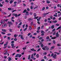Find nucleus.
<instances>
[{
    "label": "nucleus",
    "mask_w": 61,
    "mask_h": 61,
    "mask_svg": "<svg viewBox=\"0 0 61 61\" xmlns=\"http://www.w3.org/2000/svg\"><path fill=\"white\" fill-rule=\"evenodd\" d=\"M8 58L9 59L8 60L9 61H10V60H12V58H11L10 57H9Z\"/></svg>",
    "instance_id": "1a4fd4ad"
},
{
    "label": "nucleus",
    "mask_w": 61,
    "mask_h": 61,
    "mask_svg": "<svg viewBox=\"0 0 61 61\" xmlns=\"http://www.w3.org/2000/svg\"><path fill=\"white\" fill-rule=\"evenodd\" d=\"M40 50H41V48H39L38 50L37 51V52H38V51H40Z\"/></svg>",
    "instance_id": "72a5a7b5"
},
{
    "label": "nucleus",
    "mask_w": 61,
    "mask_h": 61,
    "mask_svg": "<svg viewBox=\"0 0 61 61\" xmlns=\"http://www.w3.org/2000/svg\"><path fill=\"white\" fill-rule=\"evenodd\" d=\"M2 30L3 32H6V30L5 29H2Z\"/></svg>",
    "instance_id": "dca6fc26"
},
{
    "label": "nucleus",
    "mask_w": 61,
    "mask_h": 61,
    "mask_svg": "<svg viewBox=\"0 0 61 61\" xmlns=\"http://www.w3.org/2000/svg\"><path fill=\"white\" fill-rule=\"evenodd\" d=\"M4 26H5V25H4V24H3V25L2 26V27L3 28H4Z\"/></svg>",
    "instance_id": "bf43d9fd"
},
{
    "label": "nucleus",
    "mask_w": 61,
    "mask_h": 61,
    "mask_svg": "<svg viewBox=\"0 0 61 61\" xmlns=\"http://www.w3.org/2000/svg\"><path fill=\"white\" fill-rule=\"evenodd\" d=\"M54 53H52L51 55V56H53V57L54 59H56V56H57V55L56 54H54Z\"/></svg>",
    "instance_id": "f03ea898"
},
{
    "label": "nucleus",
    "mask_w": 61,
    "mask_h": 61,
    "mask_svg": "<svg viewBox=\"0 0 61 61\" xmlns=\"http://www.w3.org/2000/svg\"><path fill=\"white\" fill-rule=\"evenodd\" d=\"M55 46H52L51 48V50H52L53 49H54V48H55Z\"/></svg>",
    "instance_id": "f8f14e48"
},
{
    "label": "nucleus",
    "mask_w": 61,
    "mask_h": 61,
    "mask_svg": "<svg viewBox=\"0 0 61 61\" xmlns=\"http://www.w3.org/2000/svg\"><path fill=\"white\" fill-rule=\"evenodd\" d=\"M31 20V19H30V18L28 19V21H30Z\"/></svg>",
    "instance_id": "0e129e2a"
},
{
    "label": "nucleus",
    "mask_w": 61,
    "mask_h": 61,
    "mask_svg": "<svg viewBox=\"0 0 61 61\" xmlns=\"http://www.w3.org/2000/svg\"><path fill=\"white\" fill-rule=\"evenodd\" d=\"M19 51H20V49L16 51V52H19Z\"/></svg>",
    "instance_id": "864d4df0"
},
{
    "label": "nucleus",
    "mask_w": 61,
    "mask_h": 61,
    "mask_svg": "<svg viewBox=\"0 0 61 61\" xmlns=\"http://www.w3.org/2000/svg\"><path fill=\"white\" fill-rule=\"evenodd\" d=\"M53 43L54 44H56V41H55L54 40H53Z\"/></svg>",
    "instance_id": "a878e982"
},
{
    "label": "nucleus",
    "mask_w": 61,
    "mask_h": 61,
    "mask_svg": "<svg viewBox=\"0 0 61 61\" xmlns=\"http://www.w3.org/2000/svg\"><path fill=\"white\" fill-rule=\"evenodd\" d=\"M26 10L25 9L24 10L23 12V13H25L26 12Z\"/></svg>",
    "instance_id": "6ab92c4d"
},
{
    "label": "nucleus",
    "mask_w": 61,
    "mask_h": 61,
    "mask_svg": "<svg viewBox=\"0 0 61 61\" xmlns=\"http://www.w3.org/2000/svg\"><path fill=\"white\" fill-rule=\"evenodd\" d=\"M57 22V21L56 20H55V21L53 20L52 22V23H56Z\"/></svg>",
    "instance_id": "9d476101"
},
{
    "label": "nucleus",
    "mask_w": 61,
    "mask_h": 61,
    "mask_svg": "<svg viewBox=\"0 0 61 61\" xmlns=\"http://www.w3.org/2000/svg\"><path fill=\"white\" fill-rule=\"evenodd\" d=\"M41 36H44V33H42L41 35Z\"/></svg>",
    "instance_id": "680f3d73"
},
{
    "label": "nucleus",
    "mask_w": 61,
    "mask_h": 61,
    "mask_svg": "<svg viewBox=\"0 0 61 61\" xmlns=\"http://www.w3.org/2000/svg\"><path fill=\"white\" fill-rule=\"evenodd\" d=\"M8 24H9L10 25H13V23H12V22H10L8 21Z\"/></svg>",
    "instance_id": "423d86ee"
},
{
    "label": "nucleus",
    "mask_w": 61,
    "mask_h": 61,
    "mask_svg": "<svg viewBox=\"0 0 61 61\" xmlns=\"http://www.w3.org/2000/svg\"><path fill=\"white\" fill-rule=\"evenodd\" d=\"M44 25L42 26L41 27V29H43V28H44Z\"/></svg>",
    "instance_id": "052dcab7"
},
{
    "label": "nucleus",
    "mask_w": 61,
    "mask_h": 61,
    "mask_svg": "<svg viewBox=\"0 0 61 61\" xmlns=\"http://www.w3.org/2000/svg\"><path fill=\"white\" fill-rule=\"evenodd\" d=\"M5 2H6L7 3H8L9 1H8V0H5Z\"/></svg>",
    "instance_id": "e433bc0d"
},
{
    "label": "nucleus",
    "mask_w": 61,
    "mask_h": 61,
    "mask_svg": "<svg viewBox=\"0 0 61 61\" xmlns=\"http://www.w3.org/2000/svg\"><path fill=\"white\" fill-rule=\"evenodd\" d=\"M3 6V5L1 4V3H0V7H2V6Z\"/></svg>",
    "instance_id": "473e14b6"
},
{
    "label": "nucleus",
    "mask_w": 61,
    "mask_h": 61,
    "mask_svg": "<svg viewBox=\"0 0 61 61\" xmlns=\"http://www.w3.org/2000/svg\"><path fill=\"white\" fill-rule=\"evenodd\" d=\"M43 54H44V55H46V54H47V52H44L43 53Z\"/></svg>",
    "instance_id": "8fccbe9b"
},
{
    "label": "nucleus",
    "mask_w": 61,
    "mask_h": 61,
    "mask_svg": "<svg viewBox=\"0 0 61 61\" xmlns=\"http://www.w3.org/2000/svg\"><path fill=\"white\" fill-rule=\"evenodd\" d=\"M9 20V19H6V20H5V22H7Z\"/></svg>",
    "instance_id": "7c9ffc66"
},
{
    "label": "nucleus",
    "mask_w": 61,
    "mask_h": 61,
    "mask_svg": "<svg viewBox=\"0 0 61 61\" xmlns=\"http://www.w3.org/2000/svg\"><path fill=\"white\" fill-rule=\"evenodd\" d=\"M14 45H15V44H14V43H12L11 44V45L12 46V48H15V47H16V46H14Z\"/></svg>",
    "instance_id": "20e7f679"
},
{
    "label": "nucleus",
    "mask_w": 61,
    "mask_h": 61,
    "mask_svg": "<svg viewBox=\"0 0 61 61\" xmlns=\"http://www.w3.org/2000/svg\"><path fill=\"white\" fill-rule=\"evenodd\" d=\"M30 15H32L33 14V12H30Z\"/></svg>",
    "instance_id": "4d7b16f0"
},
{
    "label": "nucleus",
    "mask_w": 61,
    "mask_h": 61,
    "mask_svg": "<svg viewBox=\"0 0 61 61\" xmlns=\"http://www.w3.org/2000/svg\"><path fill=\"white\" fill-rule=\"evenodd\" d=\"M30 55H29L28 58V59H30Z\"/></svg>",
    "instance_id": "393cba45"
},
{
    "label": "nucleus",
    "mask_w": 61,
    "mask_h": 61,
    "mask_svg": "<svg viewBox=\"0 0 61 61\" xmlns=\"http://www.w3.org/2000/svg\"><path fill=\"white\" fill-rule=\"evenodd\" d=\"M51 27L52 29H53V28H54V27H55L54 25H51Z\"/></svg>",
    "instance_id": "f3484780"
},
{
    "label": "nucleus",
    "mask_w": 61,
    "mask_h": 61,
    "mask_svg": "<svg viewBox=\"0 0 61 61\" xmlns=\"http://www.w3.org/2000/svg\"><path fill=\"white\" fill-rule=\"evenodd\" d=\"M36 57L37 58H39V55L38 54H37L36 55Z\"/></svg>",
    "instance_id": "412c9836"
},
{
    "label": "nucleus",
    "mask_w": 61,
    "mask_h": 61,
    "mask_svg": "<svg viewBox=\"0 0 61 61\" xmlns=\"http://www.w3.org/2000/svg\"><path fill=\"white\" fill-rule=\"evenodd\" d=\"M25 24H24L22 25V27L23 28H25Z\"/></svg>",
    "instance_id": "2f4dec72"
},
{
    "label": "nucleus",
    "mask_w": 61,
    "mask_h": 61,
    "mask_svg": "<svg viewBox=\"0 0 61 61\" xmlns=\"http://www.w3.org/2000/svg\"><path fill=\"white\" fill-rule=\"evenodd\" d=\"M30 25H34V23H33V22L32 21L31 22V23H30Z\"/></svg>",
    "instance_id": "a211bd4d"
},
{
    "label": "nucleus",
    "mask_w": 61,
    "mask_h": 61,
    "mask_svg": "<svg viewBox=\"0 0 61 61\" xmlns=\"http://www.w3.org/2000/svg\"><path fill=\"white\" fill-rule=\"evenodd\" d=\"M35 18H34V19H37L38 18V16H37V17H34Z\"/></svg>",
    "instance_id": "09e8293b"
},
{
    "label": "nucleus",
    "mask_w": 61,
    "mask_h": 61,
    "mask_svg": "<svg viewBox=\"0 0 61 61\" xmlns=\"http://www.w3.org/2000/svg\"><path fill=\"white\" fill-rule=\"evenodd\" d=\"M31 35V33H29L28 34V36H30Z\"/></svg>",
    "instance_id": "69168bd1"
},
{
    "label": "nucleus",
    "mask_w": 61,
    "mask_h": 61,
    "mask_svg": "<svg viewBox=\"0 0 61 61\" xmlns=\"http://www.w3.org/2000/svg\"><path fill=\"white\" fill-rule=\"evenodd\" d=\"M8 54V53L7 52H6L5 53H4V55H7Z\"/></svg>",
    "instance_id": "4be33fe9"
},
{
    "label": "nucleus",
    "mask_w": 61,
    "mask_h": 61,
    "mask_svg": "<svg viewBox=\"0 0 61 61\" xmlns=\"http://www.w3.org/2000/svg\"><path fill=\"white\" fill-rule=\"evenodd\" d=\"M61 28V27H59L57 29H56V30H58L59 29H60Z\"/></svg>",
    "instance_id": "49530a36"
},
{
    "label": "nucleus",
    "mask_w": 61,
    "mask_h": 61,
    "mask_svg": "<svg viewBox=\"0 0 61 61\" xmlns=\"http://www.w3.org/2000/svg\"><path fill=\"white\" fill-rule=\"evenodd\" d=\"M46 39H49V37L48 36H47L46 37Z\"/></svg>",
    "instance_id": "a19ab883"
},
{
    "label": "nucleus",
    "mask_w": 61,
    "mask_h": 61,
    "mask_svg": "<svg viewBox=\"0 0 61 61\" xmlns=\"http://www.w3.org/2000/svg\"><path fill=\"white\" fill-rule=\"evenodd\" d=\"M27 30V28L26 27L23 30L24 31H25V30Z\"/></svg>",
    "instance_id": "79ce46f5"
},
{
    "label": "nucleus",
    "mask_w": 61,
    "mask_h": 61,
    "mask_svg": "<svg viewBox=\"0 0 61 61\" xmlns=\"http://www.w3.org/2000/svg\"><path fill=\"white\" fill-rule=\"evenodd\" d=\"M4 26H5L6 27V26H7V24H6L5 23V24H4Z\"/></svg>",
    "instance_id": "3c124183"
},
{
    "label": "nucleus",
    "mask_w": 61,
    "mask_h": 61,
    "mask_svg": "<svg viewBox=\"0 0 61 61\" xmlns=\"http://www.w3.org/2000/svg\"><path fill=\"white\" fill-rule=\"evenodd\" d=\"M13 16L15 15V17H16L17 16V14L15 13H13Z\"/></svg>",
    "instance_id": "6e6552de"
},
{
    "label": "nucleus",
    "mask_w": 61,
    "mask_h": 61,
    "mask_svg": "<svg viewBox=\"0 0 61 61\" xmlns=\"http://www.w3.org/2000/svg\"><path fill=\"white\" fill-rule=\"evenodd\" d=\"M26 13H27V15H29V13H28V11H27V10H26Z\"/></svg>",
    "instance_id": "c03bdc74"
},
{
    "label": "nucleus",
    "mask_w": 61,
    "mask_h": 61,
    "mask_svg": "<svg viewBox=\"0 0 61 61\" xmlns=\"http://www.w3.org/2000/svg\"><path fill=\"white\" fill-rule=\"evenodd\" d=\"M56 36L57 37H58L59 36V35L58 34V32H57L56 34Z\"/></svg>",
    "instance_id": "0eeeda50"
},
{
    "label": "nucleus",
    "mask_w": 61,
    "mask_h": 61,
    "mask_svg": "<svg viewBox=\"0 0 61 61\" xmlns=\"http://www.w3.org/2000/svg\"><path fill=\"white\" fill-rule=\"evenodd\" d=\"M49 13H44L43 14V17H45V16H46V15H48V14H49Z\"/></svg>",
    "instance_id": "7ed1b4c3"
},
{
    "label": "nucleus",
    "mask_w": 61,
    "mask_h": 61,
    "mask_svg": "<svg viewBox=\"0 0 61 61\" xmlns=\"http://www.w3.org/2000/svg\"><path fill=\"white\" fill-rule=\"evenodd\" d=\"M8 10H12V8H8Z\"/></svg>",
    "instance_id": "aec40b11"
},
{
    "label": "nucleus",
    "mask_w": 61,
    "mask_h": 61,
    "mask_svg": "<svg viewBox=\"0 0 61 61\" xmlns=\"http://www.w3.org/2000/svg\"><path fill=\"white\" fill-rule=\"evenodd\" d=\"M46 3L48 4H49L50 3V2L49 1H47L46 2Z\"/></svg>",
    "instance_id": "cd10ccee"
},
{
    "label": "nucleus",
    "mask_w": 61,
    "mask_h": 61,
    "mask_svg": "<svg viewBox=\"0 0 61 61\" xmlns=\"http://www.w3.org/2000/svg\"><path fill=\"white\" fill-rule=\"evenodd\" d=\"M4 23H5V21L4 20H1V21L0 22V25H2V24H4Z\"/></svg>",
    "instance_id": "39448f33"
},
{
    "label": "nucleus",
    "mask_w": 61,
    "mask_h": 61,
    "mask_svg": "<svg viewBox=\"0 0 61 61\" xmlns=\"http://www.w3.org/2000/svg\"><path fill=\"white\" fill-rule=\"evenodd\" d=\"M23 50H25V49H26V47H23Z\"/></svg>",
    "instance_id": "c9c22d12"
},
{
    "label": "nucleus",
    "mask_w": 61,
    "mask_h": 61,
    "mask_svg": "<svg viewBox=\"0 0 61 61\" xmlns=\"http://www.w3.org/2000/svg\"><path fill=\"white\" fill-rule=\"evenodd\" d=\"M56 30V29H53L52 30V32H54V31H55Z\"/></svg>",
    "instance_id": "ea45409f"
},
{
    "label": "nucleus",
    "mask_w": 61,
    "mask_h": 61,
    "mask_svg": "<svg viewBox=\"0 0 61 61\" xmlns=\"http://www.w3.org/2000/svg\"><path fill=\"white\" fill-rule=\"evenodd\" d=\"M12 3H13V0H10V4H12Z\"/></svg>",
    "instance_id": "5701e85b"
},
{
    "label": "nucleus",
    "mask_w": 61,
    "mask_h": 61,
    "mask_svg": "<svg viewBox=\"0 0 61 61\" xmlns=\"http://www.w3.org/2000/svg\"><path fill=\"white\" fill-rule=\"evenodd\" d=\"M4 42H3L2 43H0V45H3V44H4Z\"/></svg>",
    "instance_id": "6e6d98bb"
},
{
    "label": "nucleus",
    "mask_w": 61,
    "mask_h": 61,
    "mask_svg": "<svg viewBox=\"0 0 61 61\" xmlns=\"http://www.w3.org/2000/svg\"><path fill=\"white\" fill-rule=\"evenodd\" d=\"M20 15H21V14H19L18 15H17L18 17V16H20Z\"/></svg>",
    "instance_id": "774afa93"
},
{
    "label": "nucleus",
    "mask_w": 61,
    "mask_h": 61,
    "mask_svg": "<svg viewBox=\"0 0 61 61\" xmlns=\"http://www.w3.org/2000/svg\"><path fill=\"white\" fill-rule=\"evenodd\" d=\"M29 29L30 30H32V27H29Z\"/></svg>",
    "instance_id": "4c0bfd02"
},
{
    "label": "nucleus",
    "mask_w": 61,
    "mask_h": 61,
    "mask_svg": "<svg viewBox=\"0 0 61 61\" xmlns=\"http://www.w3.org/2000/svg\"><path fill=\"white\" fill-rule=\"evenodd\" d=\"M57 46H61V45L59 44H57Z\"/></svg>",
    "instance_id": "37998d69"
},
{
    "label": "nucleus",
    "mask_w": 61,
    "mask_h": 61,
    "mask_svg": "<svg viewBox=\"0 0 61 61\" xmlns=\"http://www.w3.org/2000/svg\"><path fill=\"white\" fill-rule=\"evenodd\" d=\"M32 51H36V50H35L34 48L31 49H30Z\"/></svg>",
    "instance_id": "ddd939ff"
},
{
    "label": "nucleus",
    "mask_w": 61,
    "mask_h": 61,
    "mask_svg": "<svg viewBox=\"0 0 61 61\" xmlns=\"http://www.w3.org/2000/svg\"><path fill=\"white\" fill-rule=\"evenodd\" d=\"M22 56V54H20V55H19V57H21V56Z\"/></svg>",
    "instance_id": "13d9d810"
},
{
    "label": "nucleus",
    "mask_w": 61,
    "mask_h": 61,
    "mask_svg": "<svg viewBox=\"0 0 61 61\" xmlns=\"http://www.w3.org/2000/svg\"><path fill=\"white\" fill-rule=\"evenodd\" d=\"M32 39H35V38H36V37L34 36H32Z\"/></svg>",
    "instance_id": "5fc2aeb1"
},
{
    "label": "nucleus",
    "mask_w": 61,
    "mask_h": 61,
    "mask_svg": "<svg viewBox=\"0 0 61 61\" xmlns=\"http://www.w3.org/2000/svg\"><path fill=\"white\" fill-rule=\"evenodd\" d=\"M17 27L18 28H19L21 27L20 26L18 25L17 26Z\"/></svg>",
    "instance_id": "338daca9"
},
{
    "label": "nucleus",
    "mask_w": 61,
    "mask_h": 61,
    "mask_svg": "<svg viewBox=\"0 0 61 61\" xmlns=\"http://www.w3.org/2000/svg\"><path fill=\"white\" fill-rule=\"evenodd\" d=\"M27 11H30V9L29 8H28L27 9Z\"/></svg>",
    "instance_id": "e2e57ef3"
},
{
    "label": "nucleus",
    "mask_w": 61,
    "mask_h": 61,
    "mask_svg": "<svg viewBox=\"0 0 61 61\" xmlns=\"http://www.w3.org/2000/svg\"><path fill=\"white\" fill-rule=\"evenodd\" d=\"M14 37H15V38H16V37H17V35L16 34H15L14 35Z\"/></svg>",
    "instance_id": "b1692460"
},
{
    "label": "nucleus",
    "mask_w": 61,
    "mask_h": 61,
    "mask_svg": "<svg viewBox=\"0 0 61 61\" xmlns=\"http://www.w3.org/2000/svg\"><path fill=\"white\" fill-rule=\"evenodd\" d=\"M20 38L21 39H24V37H23V36L21 35V36H20Z\"/></svg>",
    "instance_id": "4468645a"
},
{
    "label": "nucleus",
    "mask_w": 61,
    "mask_h": 61,
    "mask_svg": "<svg viewBox=\"0 0 61 61\" xmlns=\"http://www.w3.org/2000/svg\"><path fill=\"white\" fill-rule=\"evenodd\" d=\"M34 17H36V13H34Z\"/></svg>",
    "instance_id": "2eb2a0df"
},
{
    "label": "nucleus",
    "mask_w": 61,
    "mask_h": 61,
    "mask_svg": "<svg viewBox=\"0 0 61 61\" xmlns=\"http://www.w3.org/2000/svg\"><path fill=\"white\" fill-rule=\"evenodd\" d=\"M40 29V27H38L37 28V30H39Z\"/></svg>",
    "instance_id": "603ef678"
},
{
    "label": "nucleus",
    "mask_w": 61,
    "mask_h": 61,
    "mask_svg": "<svg viewBox=\"0 0 61 61\" xmlns=\"http://www.w3.org/2000/svg\"><path fill=\"white\" fill-rule=\"evenodd\" d=\"M57 38L55 36L51 37V38L52 39H56Z\"/></svg>",
    "instance_id": "9b49d317"
},
{
    "label": "nucleus",
    "mask_w": 61,
    "mask_h": 61,
    "mask_svg": "<svg viewBox=\"0 0 61 61\" xmlns=\"http://www.w3.org/2000/svg\"><path fill=\"white\" fill-rule=\"evenodd\" d=\"M17 38H15L14 39V41H17Z\"/></svg>",
    "instance_id": "c756f323"
},
{
    "label": "nucleus",
    "mask_w": 61,
    "mask_h": 61,
    "mask_svg": "<svg viewBox=\"0 0 61 61\" xmlns=\"http://www.w3.org/2000/svg\"><path fill=\"white\" fill-rule=\"evenodd\" d=\"M42 39H43V37H41L39 38V40H41Z\"/></svg>",
    "instance_id": "58836bf2"
},
{
    "label": "nucleus",
    "mask_w": 61,
    "mask_h": 61,
    "mask_svg": "<svg viewBox=\"0 0 61 61\" xmlns=\"http://www.w3.org/2000/svg\"><path fill=\"white\" fill-rule=\"evenodd\" d=\"M1 33L2 35H5V33L4 32H1Z\"/></svg>",
    "instance_id": "c85d7f7f"
},
{
    "label": "nucleus",
    "mask_w": 61,
    "mask_h": 61,
    "mask_svg": "<svg viewBox=\"0 0 61 61\" xmlns=\"http://www.w3.org/2000/svg\"><path fill=\"white\" fill-rule=\"evenodd\" d=\"M45 9V7H44L42 9V11H43V10H44Z\"/></svg>",
    "instance_id": "bb28decb"
},
{
    "label": "nucleus",
    "mask_w": 61,
    "mask_h": 61,
    "mask_svg": "<svg viewBox=\"0 0 61 61\" xmlns=\"http://www.w3.org/2000/svg\"><path fill=\"white\" fill-rule=\"evenodd\" d=\"M44 46V45L43 44H42L41 45V47H43Z\"/></svg>",
    "instance_id": "de8ad7c7"
},
{
    "label": "nucleus",
    "mask_w": 61,
    "mask_h": 61,
    "mask_svg": "<svg viewBox=\"0 0 61 61\" xmlns=\"http://www.w3.org/2000/svg\"><path fill=\"white\" fill-rule=\"evenodd\" d=\"M53 16H55V17H57V15H54Z\"/></svg>",
    "instance_id": "a18cd8bd"
},
{
    "label": "nucleus",
    "mask_w": 61,
    "mask_h": 61,
    "mask_svg": "<svg viewBox=\"0 0 61 61\" xmlns=\"http://www.w3.org/2000/svg\"><path fill=\"white\" fill-rule=\"evenodd\" d=\"M50 18L51 19H53V16H50Z\"/></svg>",
    "instance_id": "f704fd0d"
},
{
    "label": "nucleus",
    "mask_w": 61,
    "mask_h": 61,
    "mask_svg": "<svg viewBox=\"0 0 61 61\" xmlns=\"http://www.w3.org/2000/svg\"><path fill=\"white\" fill-rule=\"evenodd\" d=\"M42 49L43 50H47L48 51L49 49V48L47 47V46H46L42 48Z\"/></svg>",
    "instance_id": "f257e3e1"
}]
</instances>
